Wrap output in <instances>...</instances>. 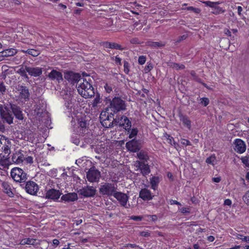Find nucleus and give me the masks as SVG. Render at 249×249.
<instances>
[{
	"label": "nucleus",
	"mask_w": 249,
	"mask_h": 249,
	"mask_svg": "<svg viewBox=\"0 0 249 249\" xmlns=\"http://www.w3.org/2000/svg\"><path fill=\"white\" fill-rule=\"evenodd\" d=\"M4 109L3 108H1V117L4 123H6L11 124L13 123V118L10 113V109L12 110L14 114L18 119L20 120H23V117L22 111L17 106L11 104V103L4 105Z\"/></svg>",
	"instance_id": "f257e3e1"
},
{
	"label": "nucleus",
	"mask_w": 249,
	"mask_h": 249,
	"mask_svg": "<svg viewBox=\"0 0 249 249\" xmlns=\"http://www.w3.org/2000/svg\"><path fill=\"white\" fill-rule=\"evenodd\" d=\"M87 78L80 79L76 87L78 93L85 98H91L94 95V89L90 83V78L87 75Z\"/></svg>",
	"instance_id": "f03ea898"
},
{
	"label": "nucleus",
	"mask_w": 249,
	"mask_h": 249,
	"mask_svg": "<svg viewBox=\"0 0 249 249\" xmlns=\"http://www.w3.org/2000/svg\"><path fill=\"white\" fill-rule=\"evenodd\" d=\"M107 110H110L114 113H117L126 109L125 101L118 97H115L110 101L109 107L107 108Z\"/></svg>",
	"instance_id": "7ed1b4c3"
},
{
	"label": "nucleus",
	"mask_w": 249,
	"mask_h": 249,
	"mask_svg": "<svg viewBox=\"0 0 249 249\" xmlns=\"http://www.w3.org/2000/svg\"><path fill=\"white\" fill-rule=\"evenodd\" d=\"M117 191V185L110 182H105L101 185L99 188V193L102 196H111L114 195Z\"/></svg>",
	"instance_id": "20e7f679"
},
{
	"label": "nucleus",
	"mask_w": 249,
	"mask_h": 249,
	"mask_svg": "<svg viewBox=\"0 0 249 249\" xmlns=\"http://www.w3.org/2000/svg\"><path fill=\"white\" fill-rule=\"evenodd\" d=\"M11 176L15 181L18 182H24L27 179L26 171L18 167H15L11 170Z\"/></svg>",
	"instance_id": "39448f33"
},
{
	"label": "nucleus",
	"mask_w": 249,
	"mask_h": 249,
	"mask_svg": "<svg viewBox=\"0 0 249 249\" xmlns=\"http://www.w3.org/2000/svg\"><path fill=\"white\" fill-rule=\"evenodd\" d=\"M21 134L23 139L27 138L28 141H33L37 138L36 127L35 125H30L25 130H21Z\"/></svg>",
	"instance_id": "423d86ee"
},
{
	"label": "nucleus",
	"mask_w": 249,
	"mask_h": 249,
	"mask_svg": "<svg viewBox=\"0 0 249 249\" xmlns=\"http://www.w3.org/2000/svg\"><path fill=\"white\" fill-rule=\"evenodd\" d=\"M100 177V172L94 167L90 168L87 173V178L90 182H98Z\"/></svg>",
	"instance_id": "0eeeda50"
},
{
	"label": "nucleus",
	"mask_w": 249,
	"mask_h": 249,
	"mask_svg": "<svg viewBox=\"0 0 249 249\" xmlns=\"http://www.w3.org/2000/svg\"><path fill=\"white\" fill-rule=\"evenodd\" d=\"M96 192V189L93 186H87L79 189L78 193L85 197H91L95 195Z\"/></svg>",
	"instance_id": "6e6552de"
},
{
	"label": "nucleus",
	"mask_w": 249,
	"mask_h": 249,
	"mask_svg": "<svg viewBox=\"0 0 249 249\" xmlns=\"http://www.w3.org/2000/svg\"><path fill=\"white\" fill-rule=\"evenodd\" d=\"M25 189L26 192L31 195H36L39 190L38 185L33 181L26 182Z\"/></svg>",
	"instance_id": "1a4fd4ad"
},
{
	"label": "nucleus",
	"mask_w": 249,
	"mask_h": 249,
	"mask_svg": "<svg viewBox=\"0 0 249 249\" xmlns=\"http://www.w3.org/2000/svg\"><path fill=\"white\" fill-rule=\"evenodd\" d=\"M233 149L237 153L242 154L246 151V144L242 140L236 139L233 142Z\"/></svg>",
	"instance_id": "9d476101"
},
{
	"label": "nucleus",
	"mask_w": 249,
	"mask_h": 249,
	"mask_svg": "<svg viewBox=\"0 0 249 249\" xmlns=\"http://www.w3.org/2000/svg\"><path fill=\"white\" fill-rule=\"evenodd\" d=\"M64 78L67 80L69 82H71L74 84L75 83L78 84L80 81V79L82 78L79 74L74 73L72 71H67L65 73Z\"/></svg>",
	"instance_id": "9b49d317"
},
{
	"label": "nucleus",
	"mask_w": 249,
	"mask_h": 249,
	"mask_svg": "<svg viewBox=\"0 0 249 249\" xmlns=\"http://www.w3.org/2000/svg\"><path fill=\"white\" fill-rule=\"evenodd\" d=\"M113 196L119 201L122 206L126 207L129 199V196L126 194L117 191Z\"/></svg>",
	"instance_id": "f8f14e48"
},
{
	"label": "nucleus",
	"mask_w": 249,
	"mask_h": 249,
	"mask_svg": "<svg viewBox=\"0 0 249 249\" xmlns=\"http://www.w3.org/2000/svg\"><path fill=\"white\" fill-rule=\"evenodd\" d=\"M136 167L141 170V173L144 176L148 175L151 172L149 165L142 161L137 160Z\"/></svg>",
	"instance_id": "ddd939ff"
},
{
	"label": "nucleus",
	"mask_w": 249,
	"mask_h": 249,
	"mask_svg": "<svg viewBox=\"0 0 249 249\" xmlns=\"http://www.w3.org/2000/svg\"><path fill=\"white\" fill-rule=\"evenodd\" d=\"M154 197L151 191L147 188H142L139 192V197L143 201H150Z\"/></svg>",
	"instance_id": "4468645a"
},
{
	"label": "nucleus",
	"mask_w": 249,
	"mask_h": 249,
	"mask_svg": "<svg viewBox=\"0 0 249 249\" xmlns=\"http://www.w3.org/2000/svg\"><path fill=\"white\" fill-rule=\"evenodd\" d=\"M61 195L62 193L59 190L51 189L47 191L46 197L48 199L56 201L59 198Z\"/></svg>",
	"instance_id": "2eb2a0df"
},
{
	"label": "nucleus",
	"mask_w": 249,
	"mask_h": 249,
	"mask_svg": "<svg viewBox=\"0 0 249 249\" xmlns=\"http://www.w3.org/2000/svg\"><path fill=\"white\" fill-rule=\"evenodd\" d=\"M36 127L37 137L39 135L43 137H47L49 134V129H52V127L49 128L47 125H35Z\"/></svg>",
	"instance_id": "dca6fc26"
},
{
	"label": "nucleus",
	"mask_w": 249,
	"mask_h": 249,
	"mask_svg": "<svg viewBox=\"0 0 249 249\" xmlns=\"http://www.w3.org/2000/svg\"><path fill=\"white\" fill-rule=\"evenodd\" d=\"M25 157L23 154L20 151L16 152L12 157V161L16 164H19L23 163L24 161Z\"/></svg>",
	"instance_id": "f3484780"
},
{
	"label": "nucleus",
	"mask_w": 249,
	"mask_h": 249,
	"mask_svg": "<svg viewBox=\"0 0 249 249\" xmlns=\"http://www.w3.org/2000/svg\"><path fill=\"white\" fill-rule=\"evenodd\" d=\"M48 77L51 80H56L58 83L63 80L62 73L56 70H53L50 72L48 75Z\"/></svg>",
	"instance_id": "a211bd4d"
},
{
	"label": "nucleus",
	"mask_w": 249,
	"mask_h": 249,
	"mask_svg": "<svg viewBox=\"0 0 249 249\" xmlns=\"http://www.w3.org/2000/svg\"><path fill=\"white\" fill-rule=\"evenodd\" d=\"M126 147L128 150L136 152L140 150V146L137 141L132 140L126 143Z\"/></svg>",
	"instance_id": "6ab92c4d"
},
{
	"label": "nucleus",
	"mask_w": 249,
	"mask_h": 249,
	"mask_svg": "<svg viewBox=\"0 0 249 249\" xmlns=\"http://www.w3.org/2000/svg\"><path fill=\"white\" fill-rule=\"evenodd\" d=\"M61 199L65 202H73L78 199L77 194L75 193H70L63 195Z\"/></svg>",
	"instance_id": "aec40b11"
},
{
	"label": "nucleus",
	"mask_w": 249,
	"mask_h": 249,
	"mask_svg": "<svg viewBox=\"0 0 249 249\" xmlns=\"http://www.w3.org/2000/svg\"><path fill=\"white\" fill-rule=\"evenodd\" d=\"M26 71L29 74L34 77L39 76L42 73V68L39 67H26Z\"/></svg>",
	"instance_id": "412c9836"
},
{
	"label": "nucleus",
	"mask_w": 249,
	"mask_h": 249,
	"mask_svg": "<svg viewBox=\"0 0 249 249\" xmlns=\"http://www.w3.org/2000/svg\"><path fill=\"white\" fill-rule=\"evenodd\" d=\"M161 179V177L159 176H153L149 178L151 188L152 190L154 191L158 190Z\"/></svg>",
	"instance_id": "4be33fe9"
},
{
	"label": "nucleus",
	"mask_w": 249,
	"mask_h": 249,
	"mask_svg": "<svg viewBox=\"0 0 249 249\" xmlns=\"http://www.w3.org/2000/svg\"><path fill=\"white\" fill-rule=\"evenodd\" d=\"M76 128V133L79 135L84 136L85 135L89 134L90 133V129L89 125H77Z\"/></svg>",
	"instance_id": "5701e85b"
},
{
	"label": "nucleus",
	"mask_w": 249,
	"mask_h": 249,
	"mask_svg": "<svg viewBox=\"0 0 249 249\" xmlns=\"http://www.w3.org/2000/svg\"><path fill=\"white\" fill-rule=\"evenodd\" d=\"M17 52V50L14 48L6 49L0 52V58L13 56Z\"/></svg>",
	"instance_id": "b1692460"
},
{
	"label": "nucleus",
	"mask_w": 249,
	"mask_h": 249,
	"mask_svg": "<svg viewBox=\"0 0 249 249\" xmlns=\"http://www.w3.org/2000/svg\"><path fill=\"white\" fill-rule=\"evenodd\" d=\"M137 155V158L140 160L139 161H142L144 162H147L149 159L147 152L143 150L139 151Z\"/></svg>",
	"instance_id": "393cba45"
},
{
	"label": "nucleus",
	"mask_w": 249,
	"mask_h": 249,
	"mask_svg": "<svg viewBox=\"0 0 249 249\" xmlns=\"http://www.w3.org/2000/svg\"><path fill=\"white\" fill-rule=\"evenodd\" d=\"M2 187L3 189V191L6 193L9 196L13 197L14 194L12 191V189L10 185L6 181H3L1 184Z\"/></svg>",
	"instance_id": "a878e982"
},
{
	"label": "nucleus",
	"mask_w": 249,
	"mask_h": 249,
	"mask_svg": "<svg viewBox=\"0 0 249 249\" xmlns=\"http://www.w3.org/2000/svg\"><path fill=\"white\" fill-rule=\"evenodd\" d=\"M3 141H4L3 145L2 146V149H0V153H2V155H1L0 157L3 156V158H5V156H8L10 153V147L8 145L6 144V140L3 139ZM7 142L9 143V141H7Z\"/></svg>",
	"instance_id": "bb28decb"
},
{
	"label": "nucleus",
	"mask_w": 249,
	"mask_h": 249,
	"mask_svg": "<svg viewBox=\"0 0 249 249\" xmlns=\"http://www.w3.org/2000/svg\"><path fill=\"white\" fill-rule=\"evenodd\" d=\"M103 46L106 48L115 49L120 50H122L123 49V48H122L120 45L116 43L106 42L103 43Z\"/></svg>",
	"instance_id": "cd10ccee"
},
{
	"label": "nucleus",
	"mask_w": 249,
	"mask_h": 249,
	"mask_svg": "<svg viewBox=\"0 0 249 249\" xmlns=\"http://www.w3.org/2000/svg\"><path fill=\"white\" fill-rule=\"evenodd\" d=\"M107 111L108 110L106 109V111H102L100 114V119L102 124H107L105 121L106 120L108 121L109 119V113Z\"/></svg>",
	"instance_id": "c85d7f7f"
},
{
	"label": "nucleus",
	"mask_w": 249,
	"mask_h": 249,
	"mask_svg": "<svg viewBox=\"0 0 249 249\" xmlns=\"http://www.w3.org/2000/svg\"><path fill=\"white\" fill-rule=\"evenodd\" d=\"M115 123H117L118 124H129L130 123L128 118L124 116L119 117L118 119H114Z\"/></svg>",
	"instance_id": "c756f323"
},
{
	"label": "nucleus",
	"mask_w": 249,
	"mask_h": 249,
	"mask_svg": "<svg viewBox=\"0 0 249 249\" xmlns=\"http://www.w3.org/2000/svg\"><path fill=\"white\" fill-rule=\"evenodd\" d=\"M165 44L163 42L147 41L146 45L152 48H161L165 46Z\"/></svg>",
	"instance_id": "7c9ffc66"
},
{
	"label": "nucleus",
	"mask_w": 249,
	"mask_h": 249,
	"mask_svg": "<svg viewBox=\"0 0 249 249\" xmlns=\"http://www.w3.org/2000/svg\"><path fill=\"white\" fill-rule=\"evenodd\" d=\"M36 239L30 238H24L22 239L20 242V245H35L36 243Z\"/></svg>",
	"instance_id": "2f4dec72"
},
{
	"label": "nucleus",
	"mask_w": 249,
	"mask_h": 249,
	"mask_svg": "<svg viewBox=\"0 0 249 249\" xmlns=\"http://www.w3.org/2000/svg\"><path fill=\"white\" fill-rule=\"evenodd\" d=\"M19 90L20 91V96L21 98H28L29 96V92L25 87L21 86Z\"/></svg>",
	"instance_id": "473e14b6"
},
{
	"label": "nucleus",
	"mask_w": 249,
	"mask_h": 249,
	"mask_svg": "<svg viewBox=\"0 0 249 249\" xmlns=\"http://www.w3.org/2000/svg\"><path fill=\"white\" fill-rule=\"evenodd\" d=\"M8 157L5 156V158H3L2 156L0 159V165L4 168L7 167L10 163L9 158Z\"/></svg>",
	"instance_id": "72a5a7b5"
},
{
	"label": "nucleus",
	"mask_w": 249,
	"mask_h": 249,
	"mask_svg": "<svg viewBox=\"0 0 249 249\" xmlns=\"http://www.w3.org/2000/svg\"><path fill=\"white\" fill-rule=\"evenodd\" d=\"M233 235L237 239L241 240L242 242L249 243V236H244L242 234L236 233Z\"/></svg>",
	"instance_id": "f704fd0d"
},
{
	"label": "nucleus",
	"mask_w": 249,
	"mask_h": 249,
	"mask_svg": "<svg viewBox=\"0 0 249 249\" xmlns=\"http://www.w3.org/2000/svg\"><path fill=\"white\" fill-rule=\"evenodd\" d=\"M22 52L25 53H27L30 55H31L33 56H37L40 53L38 51L34 49H28L26 51L22 50Z\"/></svg>",
	"instance_id": "c9c22d12"
},
{
	"label": "nucleus",
	"mask_w": 249,
	"mask_h": 249,
	"mask_svg": "<svg viewBox=\"0 0 249 249\" xmlns=\"http://www.w3.org/2000/svg\"><path fill=\"white\" fill-rule=\"evenodd\" d=\"M26 66L25 67V68L23 67V66H21L20 69H19L17 71V72L20 75H21L23 77H24L26 78H28V75L26 74Z\"/></svg>",
	"instance_id": "e433bc0d"
},
{
	"label": "nucleus",
	"mask_w": 249,
	"mask_h": 249,
	"mask_svg": "<svg viewBox=\"0 0 249 249\" xmlns=\"http://www.w3.org/2000/svg\"><path fill=\"white\" fill-rule=\"evenodd\" d=\"M170 67L177 70H183L185 69V66L183 64H178L173 62H171L168 65Z\"/></svg>",
	"instance_id": "4c0bfd02"
},
{
	"label": "nucleus",
	"mask_w": 249,
	"mask_h": 249,
	"mask_svg": "<svg viewBox=\"0 0 249 249\" xmlns=\"http://www.w3.org/2000/svg\"><path fill=\"white\" fill-rule=\"evenodd\" d=\"M216 160V157L214 154L211 155L206 160V162L208 164L214 165V162Z\"/></svg>",
	"instance_id": "58836bf2"
},
{
	"label": "nucleus",
	"mask_w": 249,
	"mask_h": 249,
	"mask_svg": "<svg viewBox=\"0 0 249 249\" xmlns=\"http://www.w3.org/2000/svg\"><path fill=\"white\" fill-rule=\"evenodd\" d=\"M242 162L246 167L249 168V156H246L245 157H242L241 158Z\"/></svg>",
	"instance_id": "ea45409f"
},
{
	"label": "nucleus",
	"mask_w": 249,
	"mask_h": 249,
	"mask_svg": "<svg viewBox=\"0 0 249 249\" xmlns=\"http://www.w3.org/2000/svg\"><path fill=\"white\" fill-rule=\"evenodd\" d=\"M225 12V10L223 9L222 8L216 6L214 8V10L212 12V13L215 15H218L221 13H223Z\"/></svg>",
	"instance_id": "a19ab883"
},
{
	"label": "nucleus",
	"mask_w": 249,
	"mask_h": 249,
	"mask_svg": "<svg viewBox=\"0 0 249 249\" xmlns=\"http://www.w3.org/2000/svg\"><path fill=\"white\" fill-rule=\"evenodd\" d=\"M243 200L247 205H249V191L245 193L243 196Z\"/></svg>",
	"instance_id": "79ce46f5"
},
{
	"label": "nucleus",
	"mask_w": 249,
	"mask_h": 249,
	"mask_svg": "<svg viewBox=\"0 0 249 249\" xmlns=\"http://www.w3.org/2000/svg\"><path fill=\"white\" fill-rule=\"evenodd\" d=\"M138 133V130L137 128H133L130 130V132L129 134V138L132 139L135 137Z\"/></svg>",
	"instance_id": "37998d69"
},
{
	"label": "nucleus",
	"mask_w": 249,
	"mask_h": 249,
	"mask_svg": "<svg viewBox=\"0 0 249 249\" xmlns=\"http://www.w3.org/2000/svg\"><path fill=\"white\" fill-rule=\"evenodd\" d=\"M180 142L181 144L185 146L192 145L191 142L189 140L185 139H180Z\"/></svg>",
	"instance_id": "c03bdc74"
},
{
	"label": "nucleus",
	"mask_w": 249,
	"mask_h": 249,
	"mask_svg": "<svg viewBox=\"0 0 249 249\" xmlns=\"http://www.w3.org/2000/svg\"><path fill=\"white\" fill-rule=\"evenodd\" d=\"M200 104L203 105L204 107L207 106L210 102L209 99L208 98H202L200 99Z\"/></svg>",
	"instance_id": "a18cd8bd"
},
{
	"label": "nucleus",
	"mask_w": 249,
	"mask_h": 249,
	"mask_svg": "<svg viewBox=\"0 0 249 249\" xmlns=\"http://www.w3.org/2000/svg\"><path fill=\"white\" fill-rule=\"evenodd\" d=\"M124 248H130L131 249H134V248H137L140 249H142V248H141L139 245H137L135 244H130V243L126 244L124 245Z\"/></svg>",
	"instance_id": "49530a36"
},
{
	"label": "nucleus",
	"mask_w": 249,
	"mask_h": 249,
	"mask_svg": "<svg viewBox=\"0 0 249 249\" xmlns=\"http://www.w3.org/2000/svg\"><path fill=\"white\" fill-rule=\"evenodd\" d=\"M100 98L99 96L97 95L96 97L93 100L92 105L93 107H95L97 106V105L100 103Z\"/></svg>",
	"instance_id": "de8ad7c7"
},
{
	"label": "nucleus",
	"mask_w": 249,
	"mask_h": 249,
	"mask_svg": "<svg viewBox=\"0 0 249 249\" xmlns=\"http://www.w3.org/2000/svg\"><path fill=\"white\" fill-rule=\"evenodd\" d=\"M143 217L142 216H141V215H139V216L132 215L130 217V219L131 220L136 221H140L142 220V219H143Z\"/></svg>",
	"instance_id": "09e8293b"
},
{
	"label": "nucleus",
	"mask_w": 249,
	"mask_h": 249,
	"mask_svg": "<svg viewBox=\"0 0 249 249\" xmlns=\"http://www.w3.org/2000/svg\"><path fill=\"white\" fill-rule=\"evenodd\" d=\"M124 72L128 74L129 71V63L126 61H124Z\"/></svg>",
	"instance_id": "8fccbe9b"
},
{
	"label": "nucleus",
	"mask_w": 249,
	"mask_h": 249,
	"mask_svg": "<svg viewBox=\"0 0 249 249\" xmlns=\"http://www.w3.org/2000/svg\"><path fill=\"white\" fill-rule=\"evenodd\" d=\"M181 120L182 121V123L184 124H190L191 123V122L188 118L185 116L182 117L181 118Z\"/></svg>",
	"instance_id": "3c124183"
},
{
	"label": "nucleus",
	"mask_w": 249,
	"mask_h": 249,
	"mask_svg": "<svg viewBox=\"0 0 249 249\" xmlns=\"http://www.w3.org/2000/svg\"><path fill=\"white\" fill-rule=\"evenodd\" d=\"M206 6H209L211 8H214L216 6H215L213 2H211L210 1H205L203 2Z\"/></svg>",
	"instance_id": "603ef678"
},
{
	"label": "nucleus",
	"mask_w": 249,
	"mask_h": 249,
	"mask_svg": "<svg viewBox=\"0 0 249 249\" xmlns=\"http://www.w3.org/2000/svg\"><path fill=\"white\" fill-rule=\"evenodd\" d=\"M187 10H191L193 12L195 13H199L200 12V10L198 8H196L192 6L188 7L187 8Z\"/></svg>",
	"instance_id": "864d4df0"
},
{
	"label": "nucleus",
	"mask_w": 249,
	"mask_h": 249,
	"mask_svg": "<svg viewBox=\"0 0 249 249\" xmlns=\"http://www.w3.org/2000/svg\"><path fill=\"white\" fill-rule=\"evenodd\" d=\"M24 161L27 163H29L30 164H31L33 163V158L31 156H28L26 158H25Z\"/></svg>",
	"instance_id": "5fc2aeb1"
},
{
	"label": "nucleus",
	"mask_w": 249,
	"mask_h": 249,
	"mask_svg": "<svg viewBox=\"0 0 249 249\" xmlns=\"http://www.w3.org/2000/svg\"><path fill=\"white\" fill-rule=\"evenodd\" d=\"M146 61V58L144 56H140L138 59L139 63L141 65L143 64Z\"/></svg>",
	"instance_id": "6e6d98bb"
},
{
	"label": "nucleus",
	"mask_w": 249,
	"mask_h": 249,
	"mask_svg": "<svg viewBox=\"0 0 249 249\" xmlns=\"http://www.w3.org/2000/svg\"><path fill=\"white\" fill-rule=\"evenodd\" d=\"M140 235L143 237H147L150 236V233L148 231H142L140 232Z\"/></svg>",
	"instance_id": "4d7b16f0"
},
{
	"label": "nucleus",
	"mask_w": 249,
	"mask_h": 249,
	"mask_svg": "<svg viewBox=\"0 0 249 249\" xmlns=\"http://www.w3.org/2000/svg\"><path fill=\"white\" fill-rule=\"evenodd\" d=\"M180 211L182 213H190V209L189 208L182 207L180 209Z\"/></svg>",
	"instance_id": "13d9d810"
},
{
	"label": "nucleus",
	"mask_w": 249,
	"mask_h": 249,
	"mask_svg": "<svg viewBox=\"0 0 249 249\" xmlns=\"http://www.w3.org/2000/svg\"><path fill=\"white\" fill-rule=\"evenodd\" d=\"M145 216L148 217L152 221H156L158 219V217L156 215H147Z\"/></svg>",
	"instance_id": "bf43d9fd"
},
{
	"label": "nucleus",
	"mask_w": 249,
	"mask_h": 249,
	"mask_svg": "<svg viewBox=\"0 0 249 249\" xmlns=\"http://www.w3.org/2000/svg\"><path fill=\"white\" fill-rule=\"evenodd\" d=\"M105 89L108 93H110L112 90V86L108 84L105 85Z\"/></svg>",
	"instance_id": "052dcab7"
},
{
	"label": "nucleus",
	"mask_w": 249,
	"mask_h": 249,
	"mask_svg": "<svg viewBox=\"0 0 249 249\" xmlns=\"http://www.w3.org/2000/svg\"><path fill=\"white\" fill-rule=\"evenodd\" d=\"M165 136V137L166 138V139H167V140L168 141V142L169 143H170V144H172V141H174L173 137H172L171 136L167 134V133H166Z\"/></svg>",
	"instance_id": "680f3d73"
},
{
	"label": "nucleus",
	"mask_w": 249,
	"mask_h": 249,
	"mask_svg": "<svg viewBox=\"0 0 249 249\" xmlns=\"http://www.w3.org/2000/svg\"><path fill=\"white\" fill-rule=\"evenodd\" d=\"M231 203H232L231 200L229 198L226 199L224 202V205H227V206H231Z\"/></svg>",
	"instance_id": "e2e57ef3"
},
{
	"label": "nucleus",
	"mask_w": 249,
	"mask_h": 249,
	"mask_svg": "<svg viewBox=\"0 0 249 249\" xmlns=\"http://www.w3.org/2000/svg\"><path fill=\"white\" fill-rule=\"evenodd\" d=\"M170 204L171 205H174V204H176V205H181L180 202H178V201H177L176 200H173V199H170Z\"/></svg>",
	"instance_id": "0e129e2a"
},
{
	"label": "nucleus",
	"mask_w": 249,
	"mask_h": 249,
	"mask_svg": "<svg viewBox=\"0 0 249 249\" xmlns=\"http://www.w3.org/2000/svg\"><path fill=\"white\" fill-rule=\"evenodd\" d=\"M6 90L5 87L3 83H0V91L1 92H5Z\"/></svg>",
	"instance_id": "69168bd1"
},
{
	"label": "nucleus",
	"mask_w": 249,
	"mask_h": 249,
	"mask_svg": "<svg viewBox=\"0 0 249 249\" xmlns=\"http://www.w3.org/2000/svg\"><path fill=\"white\" fill-rule=\"evenodd\" d=\"M71 141L73 143H74V144H75L77 145H78L80 143L79 139L78 138H74V137H72Z\"/></svg>",
	"instance_id": "338daca9"
},
{
	"label": "nucleus",
	"mask_w": 249,
	"mask_h": 249,
	"mask_svg": "<svg viewBox=\"0 0 249 249\" xmlns=\"http://www.w3.org/2000/svg\"><path fill=\"white\" fill-rule=\"evenodd\" d=\"M115 62L117 64L121 65V59L120 57L115 56Z\"/></svg>",
	"instance_id": "774afa93"
}]
</instances>
